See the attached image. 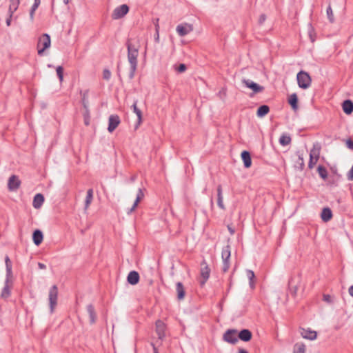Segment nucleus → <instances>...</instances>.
<instances>
[{
	"label": "nucleus",
	"mask_w": 353,
	"mask_h": 353,
	"mask_svg": "<svg viewBox=\"0 0 353 353\" xmlns=\"http://www.w3.org/2000/svg\"><path fill=\"white\" fill-rule=\"evenodd\" d=\"M126 47L128 49V60L130 65L129 78L130 79H132L137 68L139 50L138 48L132 45L130 41L126 42Z\"/></svg>",
	"instance_id": "f257e3e1"
},
{
	"label": "nucleus",
	"mask_w": 353,
	"mask_h": 353,
	"mask_svg": "<svg viewBox=\"0 0 353 353\" xmlns=\"http://www.w3.org/2000/svg\"><path fill=\"white\" fill-rule=\"evenodd\" d=\"M296 79L299 86L302 89H307L311 85V77L309 74L305 71H300L296 75Z\"/></svg>",
	"instance_id": "f03ea898"
},
{
	"label": "nucleus",
	"mask_w": 353,
	"mask_h": 353,
	"mask_svg": "<svg viewBox=\"0 0 353 353\" xmlns=\"http://www.w3.org/2000/svg\"><path fill=\"white\" fill-rule=\"evenodd\" d=\"M51 40L48 34H43L39 39L37 43L38 54L41 55L43 52L50 47Z\"/></svg>",
	"instance_id": "7ed1b4c3"
},
{
	"label": "nucleus",
	"mask_w": 353,
	"mask_h": 353,
	"mask_svg": "<svg viewBox=\"0 0 353 353\" xmlns=\"http://www.w3.org/2000/svg\"><path fill=\"white\" fill-rule=\"evenodd\" d=\"M231 256V248L230 245L224 246L221 252V258L223 260L222 270L226 272L230 268V259Z\"/></svg>",
	"instance_id": "20e7f679"
},
{
	"label": "nucleus",
	"mask_w": 353,
	"mask_h": 353,
	"mask_svg": "<svg viewBox=\"0 0 353 353\" xmlns=\"http://www.w3.org/2000/svg\"><path fill=\"white\" fill-rule=\"evenodd\" d=\"M57 297L58 288L57 285H54L50 288L48 295L50 313H53L54 309L57 304Z\"/></svg>",
	"instance_id": "39448f33"
},
{
	"label": "nucleus",
	"mask_w": 353,
	"mask_h": 353,
	"mask_svg": "<svg viewBox=\"0 0 353 353\" xmlns=\"http://www.w3.org/2000/svg\"><path fill=\"white\" fill-rule=\"evenodd\" d=\"M129 12V6L126 4L121 5L114 8L112 13L113 19H119L123 18Z\"/></svg>",
	"instance_id": "423d86ee"
},
{
	"label": "nucleus",
	"mask_w": 353,
	"mask_h": 353,
	"mask_svg": "<svg viewBox=\"0 0 353 353\" xmlns=\"http://www.w3.org/2000/svg\"><path fill=\"white\" fill-rule=\"evenodd\" d=\"M223 339L230 344H236L239 341L237 330L234 329L228 330L224 333Z\"/></svg>",
	"instance_id": "0eeeda50"
},
{
	"label": "nucleus",
	"mask_w": 353,
	"mask_h": 353,
	"mask_svg": "<svg viewBox=\"0 0 353 353\" xmlns=\"http://www.w3.org/2000/svg\"><path fill=\"white\" fill-rule=\"evenodd\" d=\"M242 83L245 87L251 89L254 94L262 92L264 90L263 86L260 85L250 79H243Z\"/></svg>",
	"instance_id": "6e6552de"
},
{
	"label": "nucleus",
	"mask_w": 353,
	"mask_h": 353,
	"mask_svg": "<svg viewBox=\"0 0 353 353\" xmlns=\"http://www.w3.org/2000/svg\"><path fill=\"white\" fill-rule=\"evenodd\" d=\"M193 30V26L189 23L179 24L176 28V31L180 37H184Z\"/></svg>",
	"instance_id": "1a4fd4ad"
},
{
	"label": "nucleus",
	"mask_w": 353,
	"mask_h": 353,
	"mask_svg": "<svg viewBox=\"0 0 353 353\" xmlns=\"http://www.w3.org/2000/svg\"><path fill=\"white\" fill-rule=\"evenodd\" d=\"M12 287V278L6 277L4 287L2 289L1 293V297L3 299H7L10 295V289Z\"/></svg>",
	"instance_id": "9d476101"
},
{
	"label": "nucleus",
	"mask_w": 353,
	"mask_h": 353,
	"mask_svg": "<svg viewBox=\"0 0 353 353\" xmlns=\"http://www.w3.org/2000/svg\"><path fill=\"white\" fill-rule=\"evenodd\" d=\"M21 185V181L16 175H12L8 181V188L10 191H16Z\"/></svg>",
	"instance_id": "9b49d317"
},
{
	"label": "nucleus",
	"mask_w": 353,
	"mask_h": 353,
	"mask_svg": "<svg viewBox=\"0 0 353 353\" xmlns=\"http://www.w3.org/2000/svg\"><path fill=\"white\" fill-rule=\"evenodd\" d=\"M120 123V119L116 114H112L109 117L108 130L112 132Z\"/></svg>",
	"instance_id": "f8f14e48"
},
{
	"label": "nucleus",
	"mask_w": 353,
	"mask_h": 353,
	"mask_svg": "<svg viewBox=\"0 0 353 353\" xmlns=\"http://www.w3.org/2000/svg\"><path fill=\"white\" fill-rule=\"evenodd\" d=\"M156 332L159 339L162 340L165 337V324L163 321L158 320L156 322Z\"/></svg>",
	"instance_id": "ddd939ff"
},
{
	"label": "nucleus",
	"mask_w": 353,
	"mask_h": 353,
	"mask_svg": "<svg viewBox=\"0 0 353 353\" xmlns=\"http://www.w3.org/2000/svg\"><path fill=\"white\" fill-rule=\"evenodd\" d=\"M143 197H144V193L143 192V190L141 188H139L138 190V192L137 194V197H136V199L134 201L133 205L130 209H128V210L127 212V213L128 214L132 213L136 209L137 206L138 205V203L143 199Z\"/></svg>",
	"instance_id": "4468645a"
},
{
	"label": "nucleus",
	"mask_w": 353,
	"mask_h": 353,
	"mask_svg": "<svg viewBox=\"0 0 353 353\" xmlns=\"http://www.w3.org/2000/svg\"><path fill=\"white\" fill-rule=\"evenodd\" d=\"M139 279L140 276L139 273L137 271L133 270L130 272L128 274L127 276V281L130 285H134L139 283Z\"/></svg>",
	"instance_id": "2eb2a0df"
},
{
	"label": "nucleus",
	"mask_w": 353,
	"mask_h": 353,
	"mask_svg": "<svg viewBox=\"0 0 353 353\" xmlns=\"http://www.w3.org/2000/svg\"><path fill=\"white\" fill-rule=\"evenodd\" d=\"M241 157L243 160L244 167L245 168H249L252 165L250 153L248 151L244 150L241 152Z\"/></svg>",
	"instance_id": "dca6fc26"
},
{
	"label": "nucleus",
	"mask_w": 353,
	"mask_h": 353,
	"mask_svg": "<svg viewBox=\"0 0 353 353\" xmlns=\"http://www.w3.org/2000/svg\"><path fill=\"white\" fill-rule=\"evenodd\" d=\"M252 332L248 329H243L238 333L239 339L248 342L252 339Z\"/></svg>",
	"instance_id": "f3484780"
},
{
	"label": "nucleus",
	"mask_w": 353,
	"mask_h": 353,
	"mask_svg": "<svg viewBox=\"0 0 353 353\" xmlns=\"http://www.w3.org/2000/svg\"><path fill=\"white\" fill-rule=\"evenodd\" d=\"M302 337L309 340H314L316 338V332L310 330L302 328L300 331Z\"/></svg>",
	"instance_id": "a211bd4d"
},
{
	"label": "nucleus",
	"mask_w": 353,
	"mask_h": 353,
	"mask_svg": "<svg viewBox=\"0 0 353 353\" xmlns=\"http://www.w3.org/2000/svg\"><path fill=\"white\" fill-rule=\"evenodd\" d=\"M44 202V196L43 194L39 193L34 196L32 205L35 209H39L41 207Z\"/></svg>",
	"instance_id": "6ab92c4d"
},
{
	"label": "nucleus",
	"mask_w": 353,
	"mask_h": 353,
	"mask_svg": "<svg viewBox=\"0 0 353 353\" xmlns=\"http://www.w3.org/2000/svg\"><path fill=\"white\" fill-rule=\"evenodd\" d=\"M43 235L40 230H35L32 234V240L36 245H39L43 241Z\"/></svg>",
	"instance_id": "aec40b11"
},
{
	"label": "nucleus",
	"mask_w": 353,
	"mask_h": 353,
	"mask_svg": "<svg viewBox=\"0 0 353 353\" xmlns=\"http://www.w3.org/2000/svg\"><path fill=\"white\" fill-rule=\"evenodd\" d=\"M137 101H135L132 105L133 112L136 114V115L137 116V119H138L137 123L136 124V126H135L136 128H137L139 127V125L142 122V112H141V110L137 108Z\"/></svg>",
	"instance_id": "412c9836"
},
{
	"label": "nucleus",
	"mask_w": 353,
	"mask_h": 353,
	"mask_svg": "<svg viewBox=\"0 0 353 353\" xmlns=\"http://www.w3.org/2000/svg\"><path fill=\"white\" fill-rule=\"evenodd\" d=\"M87 312L89 314L90 317V323L93 324L96 322L97 315L94 310V307L92 304H89L87 305Z\"/></svg>",
	"instance_id": "4be33fe9"
},
{
	"label": "nucleus",
	"mask_w": 353,
	"mask_h": 353,
	"mask_svg": "<svg viewBox=\"0 0 353 353\" xmlns=\"http://www.w3.org/2000/svg\"><path fill=\"white\" fill-rule=\"evenodd\" d=\"M343 112L350 114L353 112V102L351 100H345L342 104Z\"/></svg>",
	"instance_id": "5701e85b"
},
{
	"label": "nucleus",
	"mask_w": 353,
	"mask_h": 353,
	"mask_svg": "<svg viewBox=\"0 0 353 353\" xmlns=\"http://www.w3.org/2000/svg\"><path fill=\"white\" fill-rule=\"evenodd\" d=\"M176 291L177 293V299L179 300H183L185 295V291L184 287L181 282H178L176 285Z\"/></svg>",
	"instance_id": "b1692460"
},
{
	"label": "nucleus",
	"mask_w": 353,
	"mask_h": 353,
	"mask_svg": "<svg viewBox=\"0 0 353 353\" xmlns=\"http://www.w3.org/2000/svg\"><path fill=\"white\" fill-rule=\"evenodd\" d=\"M321 217L323 221H329L332 217V210L329 208H324L322 210Z\"/></svg>",
	"instance_id": "393cba45"
},
{
	"label": "nucleus",
	"mask_w": 353,
	"mask_h": 353,
	"mask_svg": "<svg viewBox=\"0 0 353 353\" xmlns=\"http://www.w3.org/2000/svg\"><path fill=\"white\" fill-rule=\"evenodd\" d=\"M217 205L221 209H225V205L223 204V198L222 194V187L221 185H219L217 187Z\"/></svg>",
	"instance_id": "a878e982"
},
{
	"label": "nucleus",
	"mask_w": 353,
	"mask_h": 353,
	"mask_svg": "<svg viewBox=\"0 0 353 353\" xmlns=\"http://www.w3.org/2000/svg\"><path fill=\"white\" fill-rule=\"evenodd\" d=\"M5 263L6 268V277L12 278V262L8 256L5 257Z\"/></svg>",
	"instance_id": "bb28decb"
},
{
	"label": "nucleus",
	"mask_w": 353,
	"mask_h": 353,
	"mask_svg": "<svg viewBox=\"0 0 353 353\" xmlns=\"http://www.w3.org/2000/svg\"><path fill=\"white\" fill-rule=\"evenodd\" d=\"M88 90H85L84 91H81L80 94L81 96V102L83 107V109H88L89 106V101H88Z\"/></svg>",
	"instance_id": "cd10ccee"
},
{
	"label": "nucleus",
	"mask_w": 353,
	"mask_h": 353,
	"mask_svg": "<svg viewBox=\"0 0 353 353\" xmlns=\"http://www.w3.org/2000/svg\"><path fill=\"white\" fill-rule=\"evenodd\" d=\"M19 5V0H10L8 14H10V16H12L14 12L17 10Z\"/></svg>",
	"instance_id": "c85d7f7f"
},
{
	"label": "nucleus",
	"mask_w": 353,
	"mask_h": 353,
	"mask_svg": "<svg viewBox=\"0 0 353 353\" xmlns=\"http://www.w3.org/2000/svg\"><path fill=\"white\" fill-rule=\"evenodd\" d=\"M270 112V108L267 105H262L259 107L256 112V115L259 117H263Z\"/></svg>",
	"instance_id": "c756f323"
},
{
	"label": "nucleus",
	"mask_w": 353,
	"mask_h": 353,
	"mask_svg": "<svg viewBox=\"0 0 353 353\" xmlns=\"http://www.w3.org/2000/svg\"><path fill=\"white\" fill-rule=\"evenodd\" d=\"M288 103L291 105L292 108L294 110L298 108V97L296 94L293 93L290 96Z\"/></svg>",
	"instance_id": "7c9ffc66"
},
{
	"label": "nucleus",
	"mask_w": 353,
	"mask_h": 353,
	"mask_svg": "<svg viewBox=\"0 0 353 353\" xmlns=\"http://www.w3.org/2000/svg\"><path fill=\"white\" fill-rule=\"evenodd\" d=\"M298 160L296 162L295 167L300 170H303L305 167L303 155L300 152H297Z\"/></svg>",
	"instance_id": "2f4dec72"
},
{
	"label": "nucleus",
	"mask_w": 353,
	"mask_h": 353,
	"mask_svg": "<svg viewBox=\"0 0 353 353\" xmlns=\"http://www.w3.org/2000/svg\"><path fill=\"white\" fill-rule=\"evenodd\" d=\"M210 270L207 265L205 266V268L201 269V274L203 278V281H201V285H203L205 283V282L207 281V280L208 279V278L210 276Z\"/></svg>",
	"instance_id": "473e14b6"
},
{
	"label": "nucleus",
	"mask_w": 353,
	"mask_h": 353,
	"mask_svg": "<svg viewBox=\"0 0 353 353\" xmlns=\"http://www.w3.org/2000/svg\"><path fill=\"white\" fill-rule=\"evenodd\" d=\"M293 353H305V345L303 343H296L294 345Z\"/></svg>",
	"instance_id": "72a5a7b5"
},
{
	"label": "nucleus",
	"mask_w": 353,
	"mask_h": 353,
	"mask_svg": "<svg viewBox=\"0 0 353 353\" xmlns=\"http://www.w3.org/2000/svg\"><path fill=\"white\" fill-rule=\"evenodd\" d=\"M93 199V190L89 189L87 191V195L85 201V208L87 209L90 205Z\"/></svg>",
	"instance_id": "f704fd0d"
},
{
	"label": "nucleus",
	"mask_w": 353,
	"mask_h": 353,
	"mask_svg": "<svg viewBox=\"0 0 353 353\" xmlns=\"http://www.w3.org/2000/svg\"><path fill=\"white\" fill-rule=\"evenodd\" d=\"M315 154L313 150L311 151L310 154V161L308 163V168L310 169L313 168L314 165L316 163L318 159H319V152L316 154V158L314 160L313 154Z\"/></svg>",
	"instance_id": "c9c22d12"
},
{
	"label": "nucleus",
	"mask_w": 353,
	"mask_h": 353,
	"mask_svg": "<svg viewBox=\"0 0 353 353\" xmlns=\"http://www.w3.org/2000/svg\"><path fill=\"white\" fill-rule=\"evenodd\" d=\"M290 142H291L290 137L288 135H286V134L281 135L279 139V143L283 146H285V145L290 144Z\"/></svg>",
	"instance_id": "e433bc0d"
},
{
	"label": "nucleus",
	"mask_w": 353,
	"mask_h": 353,
	"mask_svg": "<svg viewBox=\"0 0 353 353\" xmlns=\"http://www.w3.org/2000/svg\"><path fill=\"white\" fill-rule=\"evenodd\" d=\"M317 172L319 174V176L323 179H326L327 177V171L326 170V168L323 166V165H319L318 168H317Z\"/></svg>",
	"instance_id": "4c0bfd02"
},
{
	"label": "nucleus",
	"mask_w": 353,
	"mask_h": 353,
	"mask_svg": "<svg viewBox=\"0 0 353 353\" xmlns=\"http://www.w3.org/2000/svg\"><path fill=\"white\" fill-rule=\"evenodd\" d=\"M246 275L250 281V285L251 288H254V279L255 277V274L252 270H246Z\"/></svg>",
	"instance_id": "58836bf2"
},
{
	"label": "nucleus",
	"mask_w": 353,
	"mask_h": 353,
	"mask_svg": "<svg viewBox=\"0 0 353 353\" xmlns=\"http://www.w3.org/2000/svg\"><path fill=\"white\" fill-rule=\"evenodd\" d=\"M292 283H293V279H291L290 281H289V290H290V292L291 293V294L293 296H295L296 294V292H297V287L296 285H292Z\"/></svg>",
	"instance_id": "ea45409f"
},
{
	"label": "nucleus",
	"mask_w": 353,
	"mask_h": 353,
	"mask_svg": "<svg viewBox=\"0 0 353 353\" xmlns=\"http://www.w3.org/2000/svg\"><path fill=\"white\" fill-rule=\"evenodd\" d=\"M83 117H84L85 124L86 125H88L90 124V119L89 108H88V109H84Z\"/></svg>",
	"instance_id": "a19ab883"
},
{
	"label": "nucleus",
	"mask_w": 353,
	"mask_h": 353,
	"mask_svg": "<svg viewBox=\"0 0 353 353\" xmlns=\"http://www.w3.org/2000/svg\"><path fill=\"white\" fill-rule=\"evenodd\" d=\"M327 18L330 22L333 23L334 21L333 11L330 6H329L326 10Z\"/></svg>",
	"instance_id": "79ce46f5"
},
{
	"label": "nucleus",
	"mask_w": 353,
	"mask_h": 353,
	"mask_svg": "<svg viewBox=\"0 0 353 353\" xmlns=\"http://www.w3.org/2000/svg\"><path fill=\"white\" fill-rule=\"evenodd\" d=\"M56 71H57V74L59 77V79L60 81V82H62L63 81V68L62 66H58L57 68H56Z\"/></svg>",
	"instance_id": "37998d69"
},
{
	"label": "nucleus",
	"mask_w": 353,
	"mask_h": 353,
	"mask_svg": "<svg viewBox=\"0 0 353 353\" xmlns=\"http://www.w3.org/2000/svg\"><path fill=\"white\" fill-rule=\"evenodd\" d=\"M39 5L37 4V3H33V5L32 6V8H31V10L30 11V20L31 21H33L34 19V12L36 11V10L38 8Z\"/></svg>",
	"instance_id": "c03bdc74"
},
{
	"label": "nucleus",
	"mask_w": 353,
	"mask_h": 353,
	"mask_svg": "<svg viewBox=\"0 0 353 353\" xmlns=\"http://www.w3.org/2000/svg\"><path fill=\"white\" fill-rule=\"evenodd\" d=\"M111 77V72L108 69H104L103 71V78L108 81Z\"/></svg>",
	"instance_id": "a18cd8bd"
},
{
	"label": "nucleus",
	"mask_w": 353,
	"mask_h": 353,
	"mask_svg": "<svg viewBox=\"0 0 353 353\" xmlns=\"http://www.w3.org/2000/svg\"><path fill=\"white\" fill-rule=\"evenodd\" d=\"M186 69L187 67L184 63L179 64V65L176 68V70L180 73L185 72Z\"/></svg>",
	"instance_id": "49530a36"
},
{
	"label": "nucleus",
	"mask_w": 353,
	"mask_h": 353,
	"mask_svg": "<svg viewBox=\"0 0 353 353\" xmlns=\"http://www.w3.org/2000/svg\"><path fill=\"white\" fill-rule=\"evenodd\" d=\"M347 176V179L349 181H353V165L352 166L351 169L348 172Z\"/></svg>",
	"instance_id": "de8ad7c7"
},
{
	"label": "nucleus",
	"mask_w": 353,
	"mask_h": 353,
	"mask_svg": "<svg viewBox=\"0 0 353 353\" xmlns=\"http://www.w3.org/2000/svg\"><path fill=\"white\" fill-rule=\"evenodd\" d=\"M346 145L349 149L353 150V141L350 139H347L346 141Z\"/></svg>",
	"instance_id": "09e8293b"
},
{
	"label": "nucleus",
	"mask_w": 353,
	"mask_h": 353,
	"mask_svg": "<svg viewBox=\"0 0 353 353\" xmlns=\"http://www.w3.org/2000/svg\"><path fill=\"white\" fill-rule=\"evenodd\" d=\"M266 19V16L265 14H261L259 17V23H263Z\"/></svg>",
	"instance_id": "8fccbe9b"
},
{
	"label": "nucleus",
	"mask_w": 353,
	"mask_h": 353,
	"mask_svg": "<svg viewBox=\"0 0 353 353\" xmlns=\"http://www.w3.org/2000/svg\"><path fill=\"white\" fill-rule=\"evenodd\" d=\"M38 267L41 270L46 269V265L42 263H38Z\"/></svg>",
	"instance_id": "3c124183"
},
{
	"label": "nucleus",
	"mask_w": 353,
	"mask_h": 353,
	"mask_svg": "<svg viewBox=\"0 0 353 353\" xmlns=\"http://www.w3.org/2000/svg\"><path fill=\"white\" fill-rule=\"evenodd\" d=\"M330 299H331V297H330V295H327H327H324V296H323V299H324V301H326V302L330 303Z\"/></svg>",
	"instance_id": "603ef678"
},
{
	"label": "nucleus",
	"mask_w": 353,
	"mask_h": 353,
	"mask_svg": "<svg viewBox=\"0 0 353 353\" xmlns=\"http://www.w3.org/2000/svg\"><path fill=\"white\" fill-rule=\"evenodd\" d=\"M12 17V16H10V14H9V17H8V18L6 19V25H7L8 26H10Z\"/></svg>",
	"instance_id": "864d4df0"
},
{
	"label": "nucleus",
	"mask_w": 353,
	"mask_h": 353,
	"mask_svg": "<svg viewBox=\"0 0 353 353\" xmlns=\"http://www.w3.org/2000/svg\"><path fill=\"white\" fill-rule=\"evenodd\" d=\"M156 32H157V37L155 38V40L159 41V25L158 24L156 25Z\"/></svg>",
	"instance_id": "5fc2aeb1"
},
{
	"label": "nucleus",
	"mask_w": 353,
	"mask_h": 353,
	"mask_svg": "<svg viewBox=\"0 0 353 353\" xmlns=\"http://www.w3.org/2000/svg\"><path fill=\"white\" fill-rule=\"evenodd\" d=\"M349 293L350 294L353 296V285L350 286L349 288Z\"/></svg>",
	"instance_id": "6e6d98bb"
},
{
	"label": "nucleus",
	"mask_w": 353,
	"mask_h": 353,
	"mask_svg": "<svg viewBox=\"0 0 353 353\" xmlns=\"http://www.w3.org/2000/svg\"><path fill=\"white\" fill-rule=\"evenodd\" d=\"M228 230L231 234H233L234 233V230L232 229L231 227L228 226Z\"/></svg>",
	"instance_id": "4d7b16f0"
},
{
	"label": "nucleus",
	"mask_w": 353,
	"mask_h": 353,
	"mask_svg": "<svg viewBox=\"0 0 353 353\" xmlns=\"http://www.w3.org/2000/svg\"><path fill=\"white\" fill-rule=\"evenodd\" d=\"M239 353H248V352L244 349H239Z\"/></svg>",
	"instance_id": "13d9d810"
},
{
	"label": "nucleus",
	"mask_w": 353,
	"mask_h": 353,
	"mask_svg": "<svg viewBox=\"0 0 353 353\" xmlns=\"http://www.w3.org/2000/svg\"><path fill=\"white\" fill-rule=\"evenodd\" d=\"M152 345L153 346V349H154V353H159L157 348L155 347V346L152 343Z\"/></svg>",
	"instance_id": "bf43d9fd"
},
{
	"label": "nucleus",
	"mask_w": 353,
	"mask_h": 353,
	"mask_svg": "<svg viewBox=\"0 0 353 353\" xmlns=\"http://www.w3.org/2000/svg\"><path fill=\"white\" fill-rule=\"evenodd\" d=\"M34 3H37V4H38V5H40V3H41V0H34Z\"/></svg>",
	"instance_id": "052dcab7"
},
{
	"label": "nucleus",
	"mask_w": 353,
	"mask_h": 353,
	"mask_svg": "<svg viewBox=\"0 0 353 353\" xmlns=\"http://www.w3.org/2000/svg\"><path fill=\"white\" fill-rule=\"evenodd\" d=\"M135 179H136V176H132L131 177V181H132V182H133V181H135Z\"/></svg>",
	"instance_id": "680f3d73"
},
{
	"label": "nucleus",
	"mask_w": 353,
	"mask_h": 353,
	"mask_svg": "<svg viewBox=\"0 0 353 353\" xmlns=\"http://www.w3.org/2000/svg\"><path fill=\"white\" fill-rule=\"evenodd\" d=\"M63 3H64L65 4H68V2H69V0H63Z\"/></svg>",
	"instance_id": "e2e57ef3"
},
{
	"label": "nucleus",
	"mask_w": 353,
	"mask_h": 353,
	"mask_svg": "<svg viewBox=\"0 0 353 353\" xmlns=\"http://www.w3.org/2000/svg\"><path fill=\"white\" fill-rule=\"evenodd\" d=\"M340 202H341V199H339L337 200V203H339Z\"/></svg>",
	"instance_id": "0e129e2a"
}]
</instances>
